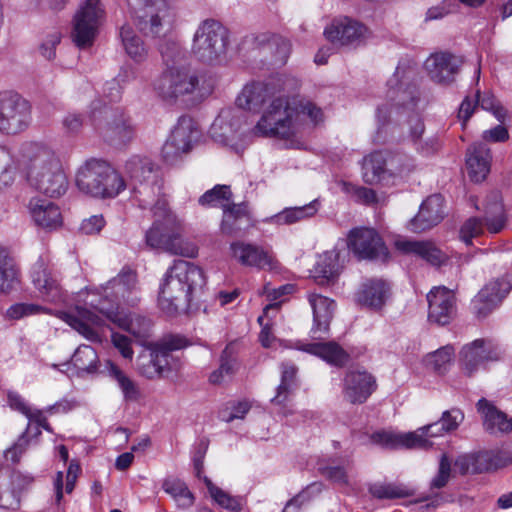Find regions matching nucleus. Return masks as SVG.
I'll list each match as a JSON object with an SVG mask.
<instances>
[{"mask_svg":"<svg viewBox=\"0 0 512 512\" xmlns=\"http://www.w3.org/2000/svg\"><path fill=\"white\" fill-rule=\"evenodd\" d=\"M464 420V414L461 410L453 408L442 413L438 420L443 425L446 433L456 430Z\"/></svg>","mask_w":512,"mask_h":512,"instance_id":"nucleus-63","label":"nucleus"},{"mask_svg":"<svg viewBox=\"0 0 512 512\" xmlns=\"http://www.w3.org/2000/svg\"><path fill=\"white\" fill-rule=\"evenodd\" d=\"M477 104L485 111L490 112L496 119L503 120L506 116V110L497 100V98L489 91L480 93L479 90L475 94Z\"/></svg>","mask_w":512,"mask_h":512,"instance_id":"nucleus-54","label":"nucleus"},{"mask_svg":"<svg viewBox=\"0 0 512 512\" xmlns=\"http://www.w3.org/2000/svg\"><path fill=\"white\" fill-rule=\"evenodd\" d=\"M501 358L499 346L487 339H476L464 345L459 352L460 368L467 376L486 370L489 363L499 361Z\"/></svg>","mask_w":512,"mask_h":512,"instance_id":"nucleus-16","label":"nucleus"},{"mask_svg":"<svg viewBox=\"0 0 512 512\" xmlns=\"http://www.w3.org/2000/svg\"><path fill=\"white\" fill-rule=\"evenodd\" d=\"M418 434L412 432H395V431H378L375 432L371 439L374 443L388 449H415L414 441H418Z\"/></svg>","mask_w":512,"mask_h":512,"instance_id":"nucleus-40","label":"nucleus"},{"mask_svg":"<svg viewBox=\"0 0 512 512\" xmlns=\"http://www.w3.org/2000/svg\"><path fill=\"white\" fill-rule=\"evenodd\" d=\"M395 248L406 255L421 258L432 265H440L444 261V254L430 241H416L407 238H397Z\"/></svg>","mask_w":512,"mask_h":512,"instance_id":"nucleus-34","label":"nucleus"},{"mask_svg":"<svg viewBox=\"0 0 512 512\" xmlns=\"http://www.w3.org/2000/svg\"><path fill=\"white\" fill-rule=\"evenodd\" d=\"M229 30L218 20L201 21L192 38L191 53L202 63L218 65L227 61Z\"/></svg>","mask_w":512,"mask_h":512,"instance_id":"nucleus-10","label":"nucleus"},{"mask_svg":"<svg viewBox=\"0 0 512 512\" xmlns=\"http://www.w3.org/2000/svg\"><path fill=\"white\" fill-rule=\"evenodd\" d=\"M412 433L418 434V441H415V449H428L433 446V439L442 437L446 434V431L439 421L425 425Z\"/></svg>","mask_w":512,"mask_h":512,"instance_id":"nucleus-50","label":"nucleus"},{"mask_svg":"<svg viewBox=\"0 0 512 512\" xmlns=\"http://www.w3.org/2000/svg\"><path fill=\"white\" fill-rule=\"evenodd\" d=\"M285 347L317 356L329 365L336 367L344 366L349 360L348 353L334 341L304 343L303 341L297 340L290 342V344Z\"/></svg>","mask_w":512,"mask_h":512,"instance_id":"nucleus-28","label":"nucleus"},{"mask_svg":"<svg viewBox=\"0 0 512 512\" xmlns=\"http://www.w3.org/2000/svg\"><path fill=\"white\" fill-rule=\"evenodd\" d=\"M375 388L374 377L366 371H349L344 378V397L353 404L365 402Z\"/></svg>","mask_w":512,"mask_h":512,"instance_id":"nucleus-33","label":"nucleus"},{"mask_svg":"<svg viewBox=\"0 0 512 512\" xmlns=\"http://www.w3.org/2000/svg\"><path fill=\"white\" fill-rule=\"evenodd\" d=\"M276 309L275 304H268L263 310V315L258 317V322L261 325L262 329L259 334V340L263 347L270 348L273 346L274 342H278V340L273 337L271 333V323H270V314L272 310ZM280 345L282 344L281 341H279Z\"/></svg>","mask_w":512,"mask_h":512,"instance_id":"nucleus-55","label":"nucleus"},{"mask_svg":"<svg viewBox=\"0 0 512 512\" xmlns=\"http://www.w3.org/2000/svg\"><path fill=\"white\" fill-rule=\"evenodd\" d=\"M61 41V34L57 31L51 32L45 36L42 43L40 44V54L48 59L52 60L56 55V47Z\"/></svg>","mask_w":512,"mask_h":512,"instance_id":"nucleus-64","label":"nucleus"},{"mask_svg":"<svg viewBox=\"0 0 512 512\" xmlns=\"http://www.w3.org/2000/svg\"><path fill=\"white\" fill-rule=\"evenodd\" d=\"M428 318L439 325L448 324L455 314V296L446 287H434L427 294Z\"/></svg>","mask_w":512,"mask_h":512,"instance_id":"nucleus-26","label":"nucleus"},{"mask_svg":"<svg viewBox=\"0 0 512 512\" xmlns=\"http://www.w3.org/2000/svg\"><path fill=\"white\" fill-rule=\"evenodd\" d=\"M295 292V286L293 284H284L278 288H271L269 284H266L262 289V294L266 295L267 299L275 304L276 309L272 312H277L279 305L285 300V297Z\"/></svg>","mask_w":512,"mask_h":512,"instance_id":"nucleus-59","label":"nucleus"},{"mask_svg":"<svg viewBox=\"0 0 512 512\" xmlns=\"http://www.w3.org/2000/svg\"><path fill=\"white\" fill-rule=\"evenodd\" d=\"M461 64L460 57L448 52H437L426 59L425 69L431 80L446 85L454 81Z\"/></svg>","mask_w":512,"mask_h":512,"instance_id":"nucleus-25","label":"nucleus"},{"mask_svg":"<svg viewBox=\"0 0 512 512\" xmlns=\"http://www.w3.org/2000/svg\"><path fill=\"white\" fill-rule=\"evenodd\" d=\"M320 208V202L315 199L308 204L284 208L279 213L265 218L263 221L272 225H292L313 217Z\"/></svg>","mask_w":512,"mask_h":512,"instance_id":"nucleus-38","label":"nucleus"},{"mask_svg":"<svg viewBox=\"0 0 512 512\" xmlns=\"http://www.w3.org/2000/svg\"><path fill=\"white\" fill-rule=\"evenodd\" d=\"M249 209L247 204H228L223 208V219L221 223V231L226 235H232L242 228L244 222H248Z\"/></svg>","mask_w":512,"mask_h":512,"instance_id":"nucleus-41","label":"nucleus"},{"mask_svg":"<svg viewBox=\"0 0 512 512\" xmlns=\"http://www.w3.org/2000/svg\"><path fill=\"white\" fill-rule=\"evenodd\" d=\"M34 477L8 467H0V508L15 510L19 507V492L30 487Z\"/></svg>","mask_w":512,"mask_h":512,"instance_id":"nucleus-19","label":"nucleus"},{"mask_svg":"<svg viewBox=\"0 0 512 512\" xmlns=\"http://www.w3.org/2000/svg\"><path fill=\"white\" fill-rule=\"evenodd\" d=\"M42 313H50V310L44 306L33 303H16L10 306L6 311L7 317L15 320Z\"/></svg>","mask_w":512,"mask_h":512,"instance_id":"nucleus-56","label":"nucleus"},{"mask_svg":"<svg viewBox=\"0 0 512 512\" xmlns=\"http://www.w3.org/2000/svg\"><path fill=\"white\" fill-rule=\"evenodd\" d=\"M483 231V224L476 217L469 218L460 229V239L467 245L471 244L474 237L480 235Z\"/></svg>","mask_w":512,"mask_h":512,"instance_id":"nucleus-62","label":"nucleus"},{"mask_svg":"<svg viewBox=\"0 0 512 512\" xmlns=\"http://www.w3.org/2000/svg\"><path fill=\"white\" fill-rule=\"evenodd\" d=\"M231 191L228 186L216 185L214 188L206 191L200 198L199 203L206 207L225 208L230 201Z\"/></svg>","mask_w":512,"mask_h":512,"instance_id":"nucleus-51","label":"nucleus"},{"mask_svg":"<svg viewBox=\"0 0 512 512\" xmlns=\"http://www.w3.org/2000/svg\"><path fill=\"white\" fill-rule=\"evenodd\" d=\"M98 355L94 348L89 345H80L74 352L71 361L62 365L52 364V367L59 369L68 375L94 373L98 367Z\"/></svg>","mask_w":512,"mask_h":512,"instance_id":"nucleus-35","label":"nucleus"},{"mask_svg":"<svg viewBox=\"0 0 512 512\" xmlns=\"http://www.w3.org/2000/svg\"><path fill=\"white\" fill-rule=\"evenodd\" d=\"M8 405L13 409L23 414L29 419V422H35L39 427L50 430L47 420L43 412L39 409H34L16 392H9L7 395Z\"/></svg>","mask_w":512,"mask_h":512,"instance_id":"nucleus-45","label":"nucleus"},{"mask_svg":"<svg viewBox=\"0 0 512 512\" xmlns=\"http://www.w3.org/2000/svg\"><path fill=\"white\" fill-rule=\"evenodd\" d=\"M162 488L172 497L178 509L186 510L194 505L195 497L182 480L167 478L163 481Z\"/></svg>","mask_w":512,"mask_h":512,"instance_id":"nucleus-43","label":"nucleus"},{"mask_svg":"<svg viewBox=\"0 0 512 512\" xmlns=\"http://www.w3.org/2000/svg\"><path fill=\"white\" fill-rule=\"evenodd\" d=\"M92 124L106 131L111 139L119 142L129 141L134 129L130 119L119 109H114L102 99H94L87 111Z\"/></svg>","mask_w":512,"mask_h":512,"instance_id":"nucleus-13","label":"nucleus"},{"mask_svg":"<svg viewBox=\"0 0 512 512\" xmlns=\"http://www.w3.org/2000/svg\"><path fill=\"white\" fill-rule=\"evenodd\" d=\"M512 289L509 278L503 277L487 283L473 299L472 305L478 317H486L508 295Z\"/></svg>","mask_w":512,"mask_h":512,"instance_id":"nucleus-23","label":"nucleus"},{"mask_svg":"<svg viewBox=\"0 0 512 512\" xmlns=\"http://www.w3.org/2000/svg\"><path fill=\"white\" fill-rule=\"evenodd\" d=\"M414 76L413 68L404 63H400L394 74L386 83V98L388 104H382L377 107L376 119L379 124L384 125L392 119L398 120L402 114L409 115L416 105V88L410 83Z\"/></svg>","mask_w":512,"mask_h":512,"instance_id":"nucleus-8","label":"nucleus"},{"mask_svg":"<svg viewBox=\"0 0 512 512\" xmlns=\"http://www.w3.org/2000/svg\"><path fill=\"white\" fill-rule=\"evenodd\" d=\"M451 463L452 461L446 454L441 455L438 472L431 480L432 489H440L446 486L451 476Z\"/></svg>","mask_w":512,"mask_h":512,"instance_id":"nucleus-61","label":"nucleus"},{"mask_svg":"<svg viewBox=\"0 0 512 512\" xmlns=\"http://www.w3.org/2000/svg\"><path fill=\"white\" fill-rule=\"evenodd\" d=\"M19 169L27 183L40 193L50 197L63 195L68 187L61 161L54 150L39 142L24 143L17 162L5 146L0 145V174L7 185Z\"/></svg>","mask_w":512,"mask_h":512,"instance_id":"nucleus-3","label":"nucleus"},{"mask_svg":"<svg viewBox=\"0 0 512 512\" xmlns=\"http://www.w3.org/2000/svg\"><path fill=\"white\" fill-rule=\"evenodd\" d=\"M199 138L196 122L189 116L180 117L162 147V158L168 164L176 163L189 153Z\"/></svg>","mask_w":512,"mask_h":512,"instance_id":"nucleus-17","label":"nucleus"},{"mask_svg":"<svg viewBox=\"0 0 512 512\" xmlns=\"http://www.w3.org/2000/svg\"><path fill=\"white\" fill-rule=\"evenodd\" d=\"M444 198L440 194L427 197L421 204L418 214L410 222L412 232H422L437 225L444 217Z\"/></svg>","mask_w":512,"mask_h":512,"instance_id":"nucleus-32","label":"nucleus"},{"mask_svg":"<svg viewBox=\"0 0 512 512\" xmlns=\"http://www.w3.org/2000/svg\"><path fill=\"white\" fill-rule=\"evenodd\" d=\"M106 368L109 375L113 377L119 388L121 389L126 400H136L138 398V389L134 382L129 379L114 363L111 361L106 362Z\"/></svg>","mask_w":512,"mask_h":512,"instance_id":"nucleus-53","label":"nucleus"},{"mask_svg":"<svg viewBox=\"0 0 512 512\" xmlns=\"http://www.w3.org/2000/svg\"><path fill=\"white\" fill-rule=\"evenodd\" d=\"M368 30L360 22L348 17L333 20L324 30L328 41L337 45H359L367 37Z\"/></svg>","mask_w":512,"mask_h":512,"instance_id":"nucleus-21","label":"nucleus"},{"mask_svg":"<svg viewBox=\"0 0 512 512\" xmlns=\"http://www.w3.org/2000/svg\"><path fill=\"white\" fill-rule=\"evenodd\" d=\"M124 179L140 208L151 211L154 221L146 232V244L174 255L195 258L198 247L181 238L183 221L173 213L161 193L157 164L146 155H132L123 166Z\"/></svg>","mask_w":512,"mask_h":512,"instance_id":"nucleus-2","label":"nucleus"},{"mask_svg":"<svg viewBox=\"0 0 512 512\" xmlns=\"http://www.w3.org/2000/svg\"><path fill=\"white\" fill-rule=\"evenodd\" d=\"M122 47L127 56L135 63H143L148 57V47L142 37L129 24L120 29Z\"/></svg>","mask_w":512,"mask_h":512,"instance_id":"nucleus-39","label":"nucleus"},{"mask_svg":"<svg viewBox=\"0 0 512 512\" xmlns=\"http://www.w3.org/2000/svg\"><path fill=\"white\" fill-rule=\"evenodd\" d=\"M32 283L38 296L48 303L64 302V294L58 280L52 275L47 263L40 258L32 267Z\"/></svg>","mask_w":512,"mask_h":512,"instance_id":"nucleus-24","label":"nucleus"},{"mask_svg":"<svg viewBox=\"0 0 512 512\" xmlns=\"http://www.w3.org/2000/svg\"><path fill=\"white\" fill-rule=\"evenodd\" d=\"M209 136L214 142L236 153L242 152L248 144L247 136L242 130L241 117L231 108L220 111L210 126Z\"/></svg>","mask_w":512,"mask_h":512,"instance_id":"nucleus-15","label":"nucleus"},{"mask_svg":"<svg viewBox=\"0 0 512 512\" xmlns=\"http://www.w3.org/2000/svg\"><path fill=\"white\" fill-rule=\"evenodd\" d=\"M105 14L101 0H83L79 4L72 31V39L76 46L87 48L93 44Z\"/></svg>","mask_w":512,"mask_h":512,"instance_id":"nucleus-14","label":"nucleus"},{"mask_svg":"<svg viewBox=\"0 0 512 512\" xmlns=\"http://www.w3.org/2000/svg\"><path fill=\"white\" fill-rule=\"evenodd\" d=\"M203 481L208 489V492L214 502L221 508L231 512H239L243 509L244 499L242 497L232 496L221 488L213 484L208 478L204 477Z\"/></svg>","mask_w":512,"mask_h":512,"instance_id":"nucleus-47","label":"nucleus"},{"mask_svg":"<svg viewBox=\"0 0 512 512\" xmlns=\"http://www.w3.org/2000/svg\"><path fill=\"white\" fill-rule=\"evenodd\" d=\"M455 349L452 345L443 346L436 351L428 353L424 357L426 366L432 368L438 373H443L454 359Z\"/></svg>","mask_w":512,"mask_h":512,"instance_id":"nucleus-48","label":"nucleus"},{"mask_svg":"<svg viewBox=\"0 0 512 512\" xmlns=\"http://www.w3.org/2000/svg\"><path fill=\"white\" fill-rule=\"evenodd\" d=\"M347 259L348 252L339 241L332 250L319 255L314 268L315 280L321 285L334 282L341 274Z\"/></svg>","mask_w":512,"mask_h":512,"instance_id":"nucleus-22","label":"nucleus"},{"mask_svg":"<svg viewBox=\"0 0 512 512\" xmlns=\"http://www.w3.org/2000/svg\"><path fill=\"white\" fill-rule=\"evenodd\" d=\"M307 299L313 313L312 337L321 339L329 331L336 304L329 297L317 293H309Z\"/></svg>","mask_w":512,"mask_h":512,"instance_id":"nucleus-29","label":"nucleus"},{"mask_svg":"<svg viewBox=\"0 0 512 512\" xmlns=\"http://www.w3.org/2000/svg\"><path fill=\"white\" fill-rule=\"evenodd\" d=\"M138 301L137 276L123 268L119 274L98 288L87 289L84 303L100 314V306L105 305L112 311H122L121 305L133 306Z\"/></svg>","mask_w":512,"mask_h":512,"instance_id":"nucleus-9","label":"nucleus"},{"mask_svg":"<svg viewBox=\"0 0 512 512\" xmlns=\"http://www.w3.org/2000/svg\"><path fill=\"white\" fill-rule=\"evenodd\" d=\"M160 53L165 68L154 81L153 89L163 101L174 103L200 89V79L186 63V52L178 42L165 41Z\"/></svg>","mask_w":512,"mask_h":512,"instance_id":"nucleus-4","label":"nucleus"},{"mask_svg":"<svg viewBox=\"0 0 512 512\" xmlns=\"http://www.w3.org/2000/svg\"><path fill=\"white\" fill-rule=\"evenodd\" d=\"M18 282V271L8 250L0 246V292H8Z\"/></svg>","mask_w":512,"mask_h":512,"instance_id":"nucleus-46","label":"nucleus"},{"mask_svg":"<svg viewBox=\"0 0 512 512\" xmlns=\"http://www.w3.org/2000/svg\"><path fill=\"white\" fill-rule=\"evenodd\" d=\"M230 256L242 266L274 270L277 262L271 251L259 245L244 241H234L229 247Z\"/></svg>","mask_w":512,"mask_h":512,"instance_id":"nucleus-20","label":"nucleus"},{"mask_svg":"<svg viewBox=\"0 0 512 512\" xmlns=\"http://www.w3.org/2000/svg\"><path fill=\"white\" fill-rule=\"evenodd\" d=\"M100 315L86 308H77L75 313H62V319L80 335L92 342L101 340L99 330L105 319L119 328L128 331L136 338L144 337L150 328V320L136 314L112 311L105 305L100 306Z\"/></svg>","mask_w":512,"mask_h":512,"instance_id":"nucleus-5","label":"nucleus"},{"mask_svg":"<svg viewBox=\"0 0 512 512\" xmlns=\"http://www.w3.org/2000/svg\"><path fill=\"white\" fill-rule=\"evenodd\" d=\"M271 403L278 415L287 417L293 414V388L279 384Z\"/></svg>","mask_w":512,"mask_h":512,"instance_id":"nucleus-52","label":"nucleus"},{"mask_svg":"<svg viewBox=\"0 0 512 512\" xmlns=\"http://www.w3.org/2000/svg\"><path fill=\"white\" fill-rule=\"evenodd\" d=\"M486 215V225L490 233L496 234L500 232L505 225V214L501 197L498 192L491 193L483 205Z\"/></svg>","mask_w":512,"mask_h":512,"instance_id":"nucleus-42","label":"nucleus"},{"mask_svg":"<svg viewBox=\"0 0 512 512\" xmlns=\"http://www.w3.org/2000/svg\"><path fill=\"white\" fill-rule=\"evenodd\" d=\"M340 242L347 246L348 253H353L358 259L371 260L387 255L382 238L373 228H353L348 232L345 242Z\"/></svg>","mask_w":512,"mask_h":512,"instance_id":"nucleus-18","label":"nucleus"},{"mask_svg":"<svg viewBox=\"0 0 512 512\" xmlns=\"http://www.w3.org/2000/svg\"><path fill=\"white\" fill-rule=\"evenodd\" d=\"M31 120V105L22 95L14 90L0 91V134H20L29 127Z\"/></svg>","mask_w":512,"mask_h":512,"instance_id":"nucleus-12","label":"nucleus"},{"mask_svg":"<svg viewBox=\"0 0 512 512\" xmlns=\"http://www.w3.org/2000/svg\"><path fill=\"white\" fill-rule=\"evenodd\" d=\"M186 345V339L178 335H170L151 344L149 357H140V372L145 377L152 379L172 370H177L180 367V362L173 351L182 349Z\"/></svg>","mask_w":512,"mask_h":512,"instance_id":"nucleus-11","label":"nucleus"},{"mask_svg":"<svg viewBox=\"0 0 512 512\" xmlns=\"http://www.w3.org/2000/svg\"><path fill=\"white\" fill-rule=\"evenodd\" d=\"M387 166L389 167L390 178H403L415 170L416 163L413 157L404 153H397L387 158Z\"/></svg>","mask_w":512,"mask_h":512,"instance_id":"nucleus-49","label":"nucleus"},{"mask_svg":"<svg viewBox=\"0 0 512 512\" xmlns=\"http://www.w3.org/2000/svg\"><path fill=\"white\" fill-rule=\"evenodd\" d=\"M424 123L418 115L409 116V138L415 149L421 153L429 154L434 152L438 147V141L435 137L423 139Z\"/></svg>","mask_w":512,"mask_h":512,"instance_id":"nucleus-44","label":"nucleus"},{"mask_svg":"<svg viewBox=\"0 0 512 512\" xmlns=\"http://www.w3.org/2000/svg\"><path fill=\"white\" fill-rule=\"evenodd\" d=\"M362 175L368 184L390 183V171L387 166V157L381 151H375L365 156L362 162Z\"/></svg>","mask_w":512,"mask_h":512,"instance_id":"nucleus-37","label":"nucleus"},{"mask_svg":"<svg viewBox=\"0 0 512 512\" xmlns=\"http://www.w3.org/2000/svg\"><path fill=\"white\" fill-rule=\"evenodd\" d=\"M76 185L82 193L99 199L115 198L127 188L120 172L107 161L96 158L79 167Z\"/></svg>","mask_w":512,"mask_h":512,"instance_id":"nucleus-7","label":"nucleus"},{"mask_svg":"<svg viewBox=\"0 0 512 512\" xmlns=\"http://www.w3.org/2000/svg\"><path fill=\"white\" fill-rule=\"evenodd\" d=\"M476 408L487 433L502 436L512 432V417L499 410L492 402L481 398L477 402Z\"/></svg>","mask_w":512,"mask_h":512,"instance_id":"nucleus-31","label":"nucleus"},{"mask_svg":"<svg viewBox=\"0 0 512 512\" xmlns=\"http://www.w3.org/2000/svg\"><path fill=\"white\" fill-rule=\"evenodd\" d=\"M239 108L263 113L252 128L258 137L276 138L300 149L305 137L324 120L322 110L305 99L290 98L270 83L247 84L236 99Z\"/></svg>","mask_w":512,"mask_h":512,"instance_id":"nucleus-1","label":"nucleus"},{"mask_svg":"<svg viewBox=\"0 0 512 512\" xmlns=\"http://www.w3.org/2000/svg\"><path fill=\"white\" fill-rule=\"evenodd\" d=\"M205 285L203 270L194 263L177 260L167 270L160 285L158 303L168 314L188 307L193 295Z\"/></svg>","mask_w":512,"mask_h":512,"instance_id":"nucleus-6","label":"nucleus"},{"mask_svg":"<svg viewBox=\"0 0 512 512\" xmlns=\"http://www.w3.org/2000/svg\"><path fill=\"white\" fill-rule=\"evenodd\" d=\"M490 149L483 143H474L469 147L466 156V167L473 182H481L490 172Z\"/></svg>","mask_w":512,"mask_h":512,"instance_id":"nucleus-36","label":"nucleus"},{"mask_svg":"<svg viewBox=\"0 0 512 512\" xmlns=\"http://www.w3.org/2000/svg\"><path fill=\"white\" fill-rule=\"evenodd\" d=\"M235 361L232 357L231 348L227 346L221 355L220 367L210 374L209 380L213 384H220L225 376L233 372Z\"/></svg>","mask_w":512,"mask_h":512,"instance_id":"nucleus-58","label":"nucleus"},{"mask_svg":"<svg viewBox=\"0 0 512 512\" xmlns=\"http://www.w3.org/2000/svg\"><path fill=\"white\" fill-rule=\"evenodd\" d=\"M250 410V404L247 401L227 404L219 411V418L225 422H231L235 419H243Z\"/></svg>","mask_w":512,"mask_h":512,"instance_id":"nucleus-60","label":"nucleus"},{"mask_svg":"<svg viewBox=\"0 0 512 512\" xmlns=\"http://www.w3.org/2000/svg\"><path fill=\"white\" fill-rule=\"evenodd\" d=\"M369 491L373 497L378 499H396L408 495L404 487L394 484L376 483L370 487Z\"/></svg>","mask_w":512,"mask_h":512,"instance_id":"nucleus-57","label":"nucleus"},{"mask_svg":"<svg viewBox=\"0 0 512 512\" xmlns=\"http://www.w3.org/2000/svg\"><path fill=\"white\" fill-rule=\"evenodd\" d=\"M390 285L383 279L365 280L355 294L356 302L373 311L381 310L390 297Z\"/></svg>","mask_w":512,"mask_h":512,"instance_id":"nucleus-30","label":"nucleus"},{"mask_svg":"<svg viewBox=\"0 0 512 512\" xmlns=\"http://www.w3.org/2000/svg\"><path fill=\"white\" fill-rule=\"evenodd\" d=\"M28 212L34 224L45 230H56L63 225L60 207L48 199L32 197L28 203Z\"/></svg>","mask_w":512,"mask_h":512,"instance_id":"nucleus-27","label":"nucleus"}]
</instances>
